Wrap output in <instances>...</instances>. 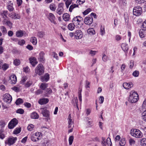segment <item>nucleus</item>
I'll return each instance as SVG.
<instances>
[{
  "instance_id": "4be33fe9",
  "label": "nucleus",
  "mask_w": 146,
  "mask_h": 146,
  "mask_svg": "<svg viewBox=\"0 0 146 146\" xmlns=\"http://www.w3.org/2000/svg\"><path fill=\"white\" fill-rule=\"evenodd\" d=\"M49 78V75L48 74L46 73L44 76L41 77V80L42 82L47 81Z\"/></svg>"
},
{
  "instance_id": "72a5a7b5",
  "label": "nucleus",
  "mask_w": 146,
  "mask_h": 146,
  "mask_svg": "<svg viewBox=\"0 0 146 146\" xmlns=\"http://www.w3.org/2000/svg\"><path fill=\"white\" fill-rule=\"evenodd\" d=\"M52 92V90L50 88H47L46 90V92H45V94H44V95L46 96H48V95L51 93Z\"/></svg>"
},
{
  "instance_id": "0eeeda50",
  "label": "nucleus",
  "mask_w": 146,
  "mask_h": 146,
  "mask_svg": "<svg viewBox=\"0 0 146 146\" xmlns=\"http://www.w3.org/2000/svg\"><path fill=\"white\" fill-rule=\"evenodd\" d=\"M83 19L80 16H76L74 17L72 21V22L74 24L77 25H80V23H82V22H83Z\"/></svg>"
},
{
  "instance_id": "c03bdc74",
  "label": "nucleus",
  "mask_w": 146,
  "mask_h": 146,
  "mask_svg": "<svg viewBox=\"0 0 146 146\" xmlns=\"http://www.w3.org/2000/svg\"><path fill=\"white\" fill-rule=\"evenodd\" d=\"M74 139V137L72 135L69 138V145H71L72 144Z\"/></svg>"
},
{
  "instance_id": "cd10ccee",
  "label": "nucleus",
  "mask_w": 146,
  "mask_h": 146,
  "mask_svg": "<svg viewBox=\"0 0 146 146\" xmlns=\"http://www.w3.org/2000/svg\"><path fill=\"white\" fill-rule=\"evenodd\" d=\"M30 41L34 45H36L37 43L36 38L35 37H31L30 39Z\"/></svg>"
},
{
  "instance_id": "f704fd0d",
  "label": "nucleus",
  "mask_w": 146,
  "mask_h": 146,
  "mask_svg": "<svg viewBox=\"0 0 146 146\" xmlns=\"http://www.w3.org/2000/svg\"><path fill=\"white\" fill-rule=\"evenodd\" d=\"M47 87V84L45 83H42L40 86V88L42 90H44Z\"/></svg>"
},
{
  "instance_id": "680f3d73",
  "label": "nucleus",
  "mask_w": 146,
  "mask_h": 146,
  "mask_svg": "<svg viewBox=\"0 0 146 146\" xmlns=\"http://www.w3.org/2000/svg\"><path fill=\"white\" fill-rule=\"evenodd\" d=\"M25 42V41L24 40H22L18 42V44L21 45H23Z\"/></svg>"
},
{
  "instance_id": "774afa93",
  "label": "nucleus",
  "mask_w": 146,
  "mask_h": 146,
  "mask_svg": "<svg viewBox=\"0 0 146 146\" xmlns=\"http://www.w3.org/2000/svg\"><path fill=\"white\" fill-rule=\"evenodd\" d=\"M142 108H143L145 109L146 108V99L143 102L142 105Z\"/></svg>"
},
{
  "instance_id": "338daca9",
  "label": "nucleus",
  "mask_w": 146,
  "mask_h": 146,
  "mask_svg": "<svg viewBox=\"0 0 146 146\" xmlns=\"http://www.w3.org/2000/svg\"><path fill=\"white\" fill-rule=\"evenodd\" d=\"M24 105L28 108H30L31 107V104L28 102H25L24 104Z\"/></svg>"
},
{
  "instance_id": "052dcab7",
  "label": "nucleus",
  "mask_w": 146,
  "mask_h": 146,
  "mask_svg": "<svg viewBox=\"0 0 146 146\" xmlns=\"http://www.w3.org/2000/svg\"><path fill=\"white\" fill-rule=\"evenodd\" d=\"M102 59L103 61L106 62L107 60L108 57L106 55L104 54L102 56Z\"/></svg>"
},
{
  "instance_id": "7c9ffc66",
  "label": "nucleus",
  "mask_w": 146,
  "mask_h": 146,
  "mask_svg": "<svg viewBox=\"0 0 146 146\" xmlns=\"http://www.w3.org/2000/svg\"><path fill=\"white\" fill-rule=\"evenodd\" d=\"M23 32L21 30L17 31L16 33V35L19 37H21L23 35Z\"/></svg>"
},
{
  "instance_id": "69168bd1",
  "label": "nucleus",
  "mask_w": 146,
  "mask_h": 146,
  "mask_svg": "<svg viewBox=\"0 0 146 146\" xmlns=\"http://www.w3.org/2000/svg\"><path fill=\"white\" fill-rule=\"evenodd\" d=\"M129 144L131 145H132L135 143V141L132 139H129Z\"/></svg>"
},
{
  "instance_id": "c756f323",
  "label": "nucleus",
  "mask_w": 146,
  "mask_h": 146,
  "mask_svg": "<svg viewBox=\"0 0 146 146\" xmlns=\"http://www.w3.org/2000/svg\"><path fill=\"white\" fill-rule=\"evenodd\" d=\"M49 7L51 10L54 11L56 9V7L54 4L52 3L50 5Z\"/></svg>"
},
{
  "instance_id": "6e6552de",
  "label": "nucleus",
  "mask_w": 146,
  "mask_h": 146,
  "mask_svg": "<svg viewBox=\"0 0 146 146\" xmlns=\"http://www.w3.org/2000/svg\"><path fill=\"white\" fill-rule=\"evenodd\" d=\"M41 113L44 117H46V119L47 121L50 119V112L49 111L46 109L45 108H41Z\"/></svg>"
},
{
  "instance_id": "9d476101",
  "label": "nucleus",
  "mask_w": 146,
  "mask_h": 146,
  "mask_svg": "<svg viewBox=\"0 0 146 146\" xmlns=\"http://www.w3.org/2000/svg\"><path fill=\"white\" fill-rule=\"evenodd\" d=\"M18 123V121L16 118L12 119L8 124L9 128L10 129L13 128Z\"/></svg>"
},
{
  "instance_id": "4c0bfd02",
  "label": "nucleus",
  "mask_w": 146,
  "mask_h": 146,
  "mask_svg": "<svg viewBox=\"0 0 146 146\" xmlns=\"http://www.w3.org/2000/svg\"><path fill=\"white\" fill-rule=\"evenodd\" d=\"M141 144L142 146H146V139L143 138L141 141Z\"/></svg>"
},
{
  "instance_id": "dca6fc26",
  "label": "nucleus",
  "mask_w": 146,
  "mask_h": 146,
  "mask_svg": "<svg viewBox=\"0 0 146 146\" xmlns=\"http://www.w3.org/2000/svg\"><path fill=\"white\" fill-rule=\"evenodd\" d=\"M123 86L125 89H129V88L133 86V84L131 82L129 83L125 82L123 83Z\"/></svg>"
},
{
  "instance_id": "6e6d98bb",
  "label": "nucleus",
  "mask_w": 146,
  "mask_h": 146,
  "mask_svg": "<svg viewBox=\"0 0 146 146\" xmlns=\"http://www.w3.org/2000/svg\"><path fill=\"white\" fill-rule=\"evenodd\" d=\"M1 29L3 33H7L6 29L4 26H1Z\"/></svg>"
},
{
  "instance_id": "58836bf2",
  "label": "nucleus",
  "mask_w": 146,
  "mask_h": 146,
  "mask_svg": "<svg viewBox=\"0 0 146 146\" xmlns=\"http://www.w3.org/2000/svg\"><path fill=\"white\" fill-rule=\"evenodd\" d=\"M23 100L21 98H19L16 101L15 103L17 105H19L23 103Z\"/></svg>"
},
{
  "instance_id": "b1692460",
  "label": "nucleus",
  "mask_w": 146,
  "mask_h": 146,
  "mask_svg": "<svg viewBox=\"0 0 146 146\" xmlns=\"http://www.w3.org/2000/svg\"><path fill=\"white\" fill-rule=\"evenodd\" d=\"M31 117L33 119H37L39 118V116L36 113L33 112L31 113Z\"/></svg>"
},
{
  "instance_id": "de8ad7c7",
  "label": "nucleus",
  "mask_w": 146,
  "mask_h": 146,
  "mask_svg": "<svg viewBox=\"0 0 146 146\" xmlns=\"http://www.w3.org/2000/svg\"><path fill=\"white\" fill-rule=\"evenodd\" d=\"M33 83L31 81H29L27 82L26 84H25V86L26 87H29L30 86L32 85Z\"/></svg>"
},
{
  "instance_id": "8fccbe9b",
  "label": "nucleus",
  "mask_w": 146,
  "mask_h": 146,
  "mask_svg": "<svg viewBox=\"0 0 146 146\" xmlns=\"http://www.w3.org/2000/svg\"><path fill=\"white\" fill-rule=\"evenodd\" d=\"M24 110L22 109H19L16 111V113L21 114H23L24 113Z\"/></svg>"
},
{
  "instance_id": "4d7b16f0",
  "label": "nucleus",
  "mask_w": 146,
  "mask_h": 146,
  "mask_svg": "<svg viewBox=\"0 0 146 146\" xmlns=\"http://www.w3.org/2000/svg\"><path fill=\"white\" fill-rule=\"evenodd\" d=\"M85 82V88H90V82H89L88 80H86Z\"/></svg>"
},
{
  "instance_id": "a19ab883",
  "label": "nucleus",
  "mask_w": 146,
  "mask_h": 146,
  "mask_svg": "<svg viewBox=\"0 0 146 146\" xmlns=\"http://www.w3.org/2000/svg\"><path fill=\"white\" fill-rule=\"evenodd\" d=\"M142 117L143 119L146 121V110L144 111L142 113Z\"/></svg>"
},
{
  "instance_id": "7ed1b4c3",
  "label": "nucleus",
  "mask_w": 146,
  "mask_h": 146,
  "mask_svg": "<svg viewBox=\"0 0 146 146\" xmlns=\"http://www.w3.org/2000/svg\"><path fill=\"white\" fill-rule=\"evenodd\" d=\"M44 69L42 64H39L36 67L35 69V72L36 74L39 76L42 75L44 72Z\"/></svg>"
},
{
  "instance_id": "a878e982",
  "label": "nucleus",
  "mask_w": 146,
  "mask_h": 146,
  "mask_svg": "<svg viewBox=\"0 0 146 146\" xmlns=\"http://www.w3.org/2000/svg\"><path fill=\"white\" fill-rule=\"evenodd\" d=\"M69 15L67 13H64L63 15V19L65 21H68L69 19Z\"/></svg>"
},
{
  "instance_id": "bf43d9fd",
  "label": "nucleus",
  "mask_w": 146,
  "mask_h": 146,
  "mask_svg": "<svg viewBox=\"0 0 146 146\" xmlns=\"http://www.w3.org/2000/svg\"><path fill=\"white\" fill-rule=\"evenodd\" d=\"M8 67V65L6 64H3L2 66V68L3 70H6Z\"/></svg>"
},
{
  "instance_id": "a211bd4d",
  "label": "nucleus",
  "mask_w": 146,
  "mask_h": 146,
  "mask_svg": "<svg viewBox=\"0 0 146 146\" xmlns=\"http://www.w3.org/2000/svg\"><path fill=\"white\" fill-rule=\"evenodd\" d=\"M44 55V53L42 51L40 52L38 57V59L39 61L41 62L44 61L45 60Z\"/></svg>"
},
{
  "instance_id": "f03ea898",
  "label": "nucleus",
  "mask_w": 146,
  "mask_h": 146,
  "mask_svg": "<svg viewBox=\"0 0 146 146\" xmlns=\"http://www.w3.org/2000/svg\"><path fill=\"white\" fill-rule=\"evenodd\" d=\"M131 135L134 137L140 138L142 137V133L140 131L137 129H132L130 131Z\"/></svg>"
},
{
  "instance_id": "aec40b11",
  "label": "nucleus",
  "mask_w": 146,
  "mask_h": 146,
  "mask_svg": "<svg viewBox=\"0 0 146 146\" xmlns=\"http://www.w3.org/2000/svg\"><path fill=\"white\" fill-rule=\"evenodd\" d=\"M49 100L48 98H43L40 99L38 101V103L40 105L45 104L48 103Z\"/></svg>"
},
{
  "instance_id": "473e14b6",
  "label": "nucleus",
  "mask_w": 146,
  "mask_h": 146,
  "mask_svg": "<svg viewBox=\"0 0 146 146\" xmlns=\"http://www.w3.org/2000/svg\"><path fill=\"white\" fill-rule=\"evenodd\" d=\"M45 35L44 32L43 31L38 32L37 33V35L40 38H42Z\"/></svg>"
},
{
  "instance_id": "f8f14e48",
  "label": "nucleus",
  "mask_w": 146,
  "mask_h": 146,
  "mask_svg": "<svg viewBox=\"0 0 146 146\" xmlns=\"http://www.w3.org/2000/svg\"><path fill=\"white\" fill-rule=\"evenodd\" d=\"M93 22V18L91 16L86 17L84 19V23L87 25H90Z\"/></svg>"
},
{
  "instance_id": "49530a36",
  "label": "nucleus",
  "mask_w": 146,
  "mask_h": 146,
  "mask_svg": "<svg viewBox=\"0 0 146 146\" xmlns=\"http://www.w3.org/2000/svg\"><path fill=\"white\" fill-rule=\"evenodd\" d=\"M119 145L121 146H124L125 144V141L124 139H121L119 142Z\"/></svg>"
},
{
  "instance_id": "e433bc0d",
  "label": "nucleus",
  "mask_w": 146,
  "mask_h": 146,
  "mask_svg": "<svg viewBox=\"0 0 146 146\" xmlns=\"http://www.w3.org/2000/svg\"><path fill=\"white\" fill-rule=\"evenodd\" d=\"M100 34L102 36H103L105 34L104 27H102V26H101V27L100 31Z\"/></svg>"
},
{
  "instance_id": "2f4dec72",
  "label": "nucleus",
  "mask_w": 146,
  "mask_h": 146,
  "mask_svg": "<svg viewBox=\"0 0 146 146\" xmlns=\"http://www.w3.org/2000/svg\"><path fill=\"white\" fill-rule=\"evenodd\" d=\"M93 122V121L92 119L88 117L87 118V125L89 127H91L92 126V125L91 124H92Z\"/></svg>"
},
{
  "instance_id": "6ab92c4d",
  "label": "nucleus",
  "mask_w": 146,
  "mask_h": 146,
  "mask_svg": "<svg viewBox=\"0 0 146 146\" xmlns=\"http://www.w3.org/2000/svg\"><path fill=\"white\" fill-rule=\"evenodd\" d=\"M29 60L30 63L33 66H35V65L38 63V62L35 57L30 58H29Z\"/></svg>"
},
{
  "instance_id": "39448f33",
  "label": "nucleus",
  "mask_w": 146,
  "mask_h": 146,
  "mask_svg": "<svg viewBox=\"0 0 146 146\" xmlns=\"http://www.w3.org/2000/svg\"><path fill=\"white\" fill-rule=\"evenodd\" d=\"M17 139L16 137H10L8 138L5 141V143L9 146H11L14 144Z\"/></svg>"
},
{
  "instance_id": "5701e85b",
  "label": "nucleus",
  "mask_w": 146,
  "mask_h": 146,
  "mask_svg": "<svg viewBox=\"0 0 146 146\" xmlns=\"http://www.w3.org/2000/svg\"><path fill=\"white\" fill-rule=\"evenodd\" d=\"M7 8L10 11H13L14 8L13 7V4L11 1H10L7 3Z\"/></svg>"
},
{
  "instance_id": "5fc2aeb1",
  "label": "nucleus",
  "mask_w": 146,
  "mask_h": 146,
  "mask_svg": "<svg viewBox=\"0 0 146 146\" xmlns=\"http://www.w3.org/2000/svg\"><path fill=\"white\" fill-rule=\"evenodd\" d=\"M56 12V13L59 15H61V14H62L64 10L57 9Z\"/></svg>"
},
{
  "instance_id": "c9c22d12",
  "label": "nucleus",
  "mask_w": 146,
  "mask_h": 146,
  "mask_svg": "<svg viewBox=\"0 0 146 146\" xmlns=\"http://www.w3.org/2000/svg\"><path fill=\"white\" fill-rule=\"evenodd\" d=\"M21 130V128H17L13 131V133L15 134H17L19 133Z\"/></svg>"
},
{
  "instance_id": "3c124183",
  "label": "nucleus",
  "mask_w": 146,
  "mask_h": 146,
  "mask_svg": "<svg viewBox=\"0 0 146 146\" xmlns=\"http://www.w3.org/2000/svg\"><path fill=\"white\" fill-rule=\"evenodd\" d=\"M13 63L16 66H18L20 64V61L19 60L16 59L14 60Z\"/></svg>"
},
{
  "instance_id": "13d9d810",
  "label": "nucleus",
  "mask_w": 146,
  "mask_h": 146,
  "mask_svg": "<svg viewBox=\"0 0 146 146\" xmlns=\"http://www.w3.org/2000/svg\"><path fill=\"white\" fill-rule=\"evenodd\" d=\"M139 74V72L136 70L134 71L133 73V75L135 77L138 76Z\"/></svg>"
},
{
  "instance_id": "412c9836",
  "label": "nucleus",
  "mask_w": 146,
  "mask_h": 146,
  "mask_svg": "<svg viewBox=\"0 0 146 146\" xmlns=\"http://www.w3.org/2000/svg\"><path fill=\"white\" fill-rule=\"evenodd\" d=\"M49 19L52 23H53L55 24H56V22L54 21V20L55 19V17L54 15L52 13H49Z\"/></svg>"
},
{
  "instance_id": "f3484780",
  "label": "nucleus",
  "mask_w": 146,
  "mask_h": 146,
  "mask_svg": "<svg viewBox=\"0 0 146 146\" xmlns=\"http://www.w3.org/2000/svg\"><path fill=\"white\" fill-rule=\"evenodd\" d=\"M142 28L140 29L139 33V35L141 38L144 37L146 33V28H144L142 26Z\"/></svg>"
},
{
  "instance_id": "f257e3e1",
  "label": "nucleus",
  "mask_w": 146,
  "mask_h": 146,
  "mask_svg": "<svg viewBox=\"0 0 146 146\" xmlns=\"http://www.w3.org/2000/svg\"><path fill=\"white\" fill-rule=\"evenodd\" d=\"M129 100L131 103L136 102L139 99V96L137 92L131 91L130 93Z\"/></svg>"
},
{
  "instance_id": "a18cd8bd",
  "label": "nucleus",
  "mask_w": 146,
  "mask_h": 146,
  "mask_svg": "<svg viewBox=\"0 0 146 146\" xmlns=\"http://www.w3.org/2000/svg\"><path fill=\"white\" fill-rule=\"evenodd\" d=\"M107 144H108V146H112V143L111 141V139L108 137L106 139Z\"/></svg>"
},
{
  "instance_id": "393cba45",
  "label": "nucleus",
  "mask_w": 146,
  "mask_h": 146,
  "mask_svg": "<svg viewBox=\"0 0 146 146\" xmlns=\"http://www.w3.org/2000/svg\"><path fill=\"white\" fill-rule=\"evenodd\" d=\"M88 33L91 35H93L95 34V31L92 28L89 29L87 30Z\"/></svg>"
},
{
  "instance_id": "20e7f679",
  "label": "nucleus",
  "mask_w": 146,
  "mask_h": 146,
  "mask_svg": "<svg viewBox=\"0 0 146 146\" xmlns=\"http://www.w3.org/2000/svg\"><path fill=\"white\" fill-rule=\"evenodd\" d=\"M41 133L36 132L32 135L31 137V140L33 142H37L41 138Z\"/></svg>"
},
{
  "instance_id": "79ce46f5",
  "label": "nucleus",
  "mask_w": 146,
  "mask_h": 146,
  "mask_svg": "<svg viewBox=\"0 0 146 146\" xmlns=\"http://www.w3.org/2000/svg\"><path fill=\"white\" fill-rule=\"evenodd\" d=\"M34 128V126L32 124H30L28 126L27 129L29 131H31L33 130Z\"/></svg>"
},
{
  "instance_id": "ddd939ff",
  "label": "nucleus",
  "mask_w": 146,
  "mask_h": 146,
  "mask_svg": "<svg viewBox=\"0 0 146 146\" xmlns=\"http://www.w3.org/2000/svg\"><path fill=\"white\" fill-rule=\"evenodd\" d=\"M9 82L12 84H15L17 81V77L14 74L11 76L9 77Z\"/></svg>"
},
{
  "instance_id": "ea45409f",
  "label": "nucleus",
  "mask_w": 146,
  "mask_h": 146,
  "mask_svg": "<svg viewBox=\"0 0 146 146\" xmlns=\"http://www.w3.org/2000/svg\"><path fill=\"white\" fill-rule=\"evenodd\" d=\"M78 7V5H76L75 4L72 5H71L69 9V11L71 12L72 11V10L75 7Z\"/></svg>"
},
{
  "instance_id": "09e8293b",
  "label": "nucleus",
  "mask_w": 146,
  "mask_h": 146,
  "mask_svg": "<svg viewBox=\"0 0 146 146\" xmlns=\"http://www.w3.org/2000/svg\"><path fill=\"white\" fill-rule=\"evenodd\" d=\"M91 11V9L90 8H88L83 12L84 15H86L88 14Z\"/></svg>"
},
{
  "instance_id": "c85d7f7f",
  "label": "nucleus",
  "mask_w": 146,
  "mask_h": 146,
  "mask_svg": "<svg viewBox=\"0 0 146 146\" xmlns=\"http://www.w3.org/2000/svg\"><path fill=\"white\" fill-rule=\"evenodd\" d=\"M121 48L125 52L127 51L129 49L127 45L125 44H122Z\"/></svg>"
},
{
  "instance_id": "4468645a",
  "label": "nucleus",
  "mask_w": 146,
  "mask_h": 146,
  "mask_svg": "<svg viewBox=\"0 0 146 146\" xmlns=\"http://www.w3.org/2000/svg\"><path fill=\"white\" fill-rule=\"evenodd\" d=\"M68 128H70V127H74V121L72 120V117H71V114H69L68 118Z\"/></svg>"
},
{
  "instance_id": "1a4fd4ad",
  "label": "nucleus",
  "mask_w": 146,
  "mask_h": 146,
  "mask_svg": "<svg viewBox=\"0 0 146 146\" xmlns=\"http://www.w3.org/2000/svg\"><path fill=\"white\" fill-rule=\"evenodd\" d=\"M3 100L5 102L10 104L12 100V97L8 94H5L3 96Z\"/></svg>"
},
{
  "instance_id": "423d86ee",
  "label": "nucleus",
  "mask_w": 146,
  "mask_h": 146,
  "mask_svg": "<svg viewBox=\"0 0 146 146\" xmlns=\"http://www.w3.org/2000/svg\"><path fill=\"white\" fill-rule=\"evenodd\" d=\"M142 12V9L141 7L137 6L134 8L133 9V15L138 16L141 15Z\"/></svg>"
},
{
  "instance_id": "2eb2a0df",
  "label": "nucleus",
  "mask_w": 146,
  "mask_h": 146,
  "mask_svg": "<svg viewBox=\"0 0 146 146\" xmlns=\"http://www.w3.org/2000/svg\"><path fill=\"white\" fill-rule=\"evenodd\" d=\"M3 22L4 25H6L8 26L10 29L12 28L13 24L10 21L5 18L3 20Z\"/></svg>"
},
{
  "instance_id": "0e129e2a",
  "label": "nucleus",
  "mask_w": 146,
  "mask_h": 146,
  "mask_svg": "<svg viewBox=\"0 0 146 146\" xmlns=\"http://www.w3.org/2000/svg\"><path fill=\"white\" fill-rule=\"evenodd\" d=\"M43 91L42 90L39 89L35 92V94L37 95L40 94L42 93Z\"/></svg>"
},
{
  "instance_id": "9b49d317",
  "label": "nucleus",
  "mask_w": 146,
  "mask_h": 146,
  "mask_svg": "<svg viewBox=\"0 0 146 146\" xmlns=\"http://www.w3.org/2000/svg\"><path fill=\"white\" fill-rule=\"evenodd\" d=\"M82 32L80 30H76L74 33L75 38L76 39L81 38L83 36Z\"/></svg>"
},
{
  "instance_id": "e2e57ef3",
  "label": "nucleus",
  "mask_w": 146,
  "mask_h": 146,
  "mask_svg": "<svg viewBox=\"0 0 146 146\" xmlns=\"http://www.w3.org/2000/svg\"><path fill=\"white\" fill-rule=\"evenodd\" d=\"M12 90L15 92H18L19 91V88L16 86H14L11 88Z\"/></svg>"
},
{
  "instance_id": "bb28decb",
  "label": "nucleus",
  "mask_w": 146,
  "mask_h": 146,
  "mask_svg": "<svg viewBox=\"0 0 146 146\" xmlns=\"http://www.w3.org/2000/svg\"><path fill=\"white\" fill-rule=\"evenodd\" d=\"M75 27V25L73 23H70L68 26V29L70 31L73 30L74 29Z\"/></svg>"
},
{
  "instance_id": "603ef678",
  "label": "nucleus",
  "mask_w": 146,
  "mask_h": 146,
  "mask_svg": "<svg viewBox=\"0 0 146 146\" xmlns=\"http://www.w3.org/2000/svg\"><path fill=\"white\" fill-rule=\"evenodd\" d=\"M64 6V3H59L58 6V8L57 9L64 10L63 7Z\"/></svg>"
},
{
  "instance_id": "37998d69",
  "label": "nucleus",
  "mask_w": 146,
  "mask_h": 146,
  "mask_svg": "<svg viewBox=\"0 0 146 146\" xmlns=\"http://www.w3.org/2000/svg\"><path fill=\"white\" fill-rule=\"evenodd\" d=\"M27 78L26 76H23V77H22L21 80L20 81L21 83L22 84H24V82L26 81L27 80Z\"/></svg>"
},
{
  "instance_id": "864d4df0",
  "label": "nucleus",
  "mask_w": 146,
  "mask_h": 146,
  "mask_svg": "<svg viewBox=\"0 0 146 146\" xmlns=\"http://www.w3.org/2000/svg\"><path fill=\"white\" fill-rule=\"evenodd\" d=\"M5 137L4 134L3 133V131L2 130H0V138L3 139Z\"/></svg>"
}]
</instances>
